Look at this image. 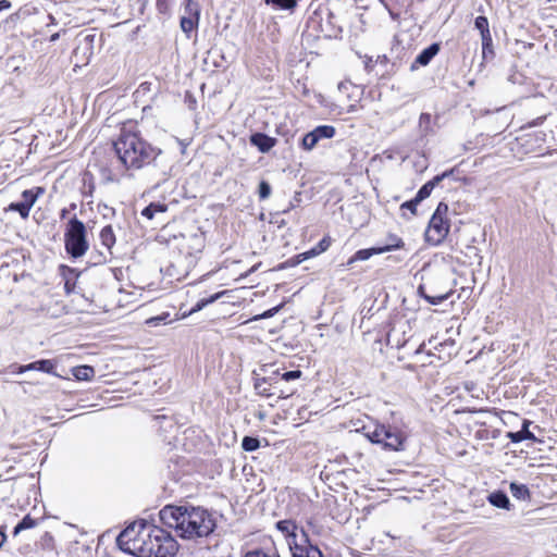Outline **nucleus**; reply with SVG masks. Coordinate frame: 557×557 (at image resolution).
I'll list each match as a JSON object with an SVG mask.
<instances>
[{
    "label": "nucleus",
    "mask_w": 557,
    "mask_h": 557,
    "mask_svg": "<svg viewBox=\"0 0 557 557\" xmlns=\"http://www.w3.org/2000/svg\"><path fill=\"white\" fill-rule=\"evenodd\" d=\"M159 517L164 525L174 529L176 535L184 540L208 537L216 528L213 513L199 506L166 505L160 510Z\"/></svg>",
    "instance_id": "f257e3e1"
},
{
    "label": "nucleus",
    "mask_w": 557,
    "mask_h": 557,
    "mask_svg": "<svg viewBox=\"0 0 557 557\" xmlns=\"http://www.w3.org/2000/svg\"><path fill=\"white\" fill-rule=\"evenodd\" d=\"M120 162L127 170H139L153 162L161 150L141 138L137 132L122 128L113 143Z\"/></svg>",
    "instance_id": "f03ea898"
},
{
    "label": "nucleus",
    "mask_w": 557,
    "mask_h": 557,
    "mask_svg": "<svg viewBox=\"0 0 557 557\" xmlns=\"http://www.w3.org/2000/svg\"><path fill=\"white\" fill-rule=\"evenodd\" d=\"M178 545L165 530L150 524L141 532V539L133 555L138 557H173Z\"/></svg>",
    "instance_id": "7ed1b4c3"
},
{
    "label": "nucleus",
    "mask_w": 557,
    "mask_h": 557,
    "mask_svg": "<svg viewBox=\"0 0 557 557\" xmlns=\"http://www.w3.org/2000/svg\"><path fill=\"white\" fill-rule=\"evenodd\" d=\"M363 435L373 444L381 445L385 450H403L405 436L392 426L373 423L362 426Z\"/></svg>",
    "instance_id": "20e7f679"
},
{
    "label": "nucleus",
    "mask_w": 557,
    "mask_h": 557,
    "mask_svg": "<svg viewBox=\"0 0 557 557\" xmlns=\"http://www.w3.org/2000/svg\"><path fill=\"white\" fill-rule=\"evenodd\" d=\"M65 251L74 259L83 257L89 249L85 224L76 216L70 219L64 232Z\"/></svg>",
    "instance_id": "39448f33"
},
{
    "label": "nucleus",
    "mask_w": 557,
    "mask_h": 557,
    "mask_svg": "<svg viewBox=\"0 0 557 557\" xmlns=\"http://www.w3.org/2000/svg\"><path fill=\"white\" fill-rule=\"evenodd\" d=\"M317 532L314 524L309 521L307 529H300L299 542H290L292 557H323L322 552L317 545L311 544L309 540V532Z\"/></svg>",
    "instance_id": "423d86ee"
},
{
    "label": "nucleus",
    "mask_w": 557,
    "mask_h": 557,
    "mask_svg": "<svg viewBox=\"0 0 557 557\" xmlns=\"http://www.w3.org/2000/svg\"><path fill=\"white\" fill-rule=\"evenodd\" d=\"M149 523L145 520H139L131 523L126 527L117 536L116 543L121 549L131 554L137 547L141 539V532L146 529Z\"/></svg>",
    "instance_id": "0eeeda50"
},
{
    "label": "nucleus",
    "mask_w": 557,
    "mask_h": 557,
    "mask_svg": "<svg viewBox=\"0 0 557 557\" xmlns=\"http://www.w3.org/2000/svg\"><path fill=\"white\" fill-rule=\"evenodd\" d=\"M449 232V223L443 216L433 214L425 231V239L432 245H440Z\"/></svg>",
    "instance_id": "6e6552de"
},
{
    "label": "nucleus",
    "mask_w": 557,
    "mask_h": 557,
    "mask_svg": "<svg viewBox=\"0 0 557 557\" xmlns=\"http://www.w3.org/2000/svg\"><path fill=\"white\" fill-rule=\"evenodd\" d=\"M404 243L401 239H397L396 244H388L383 247H373L368 249L358 250L352 257H350L346 263L347 267L352 265L357 261H366L374 255L384 253L394 249L403 247Z\"/></svg>",
    "instance_id": "1a4fd4ad"
},
{
    "label": "nucleus",
    "mask_w": 557,
    "mask_h": 557,
    "mask_svg": "<svg viewBox=\"0 0 557 557\" xmlns=\"http://www.w3.org/2000/svg\"><path fill=\"white\" fill-rule=\"evenodd\" d=\"M205 234L195 233L187 237V243L182 245L181 251L185 252L189 258H196L198 253L205 248Z\"/></svg>",
    "instance_id": "9d476101"
},
{
    "label": "nucleus",
    "mask_w": 557,
    "mask_h": 557,
    "mask_svg": "<svg viewBox=\"0 0 557 557\" xmlns=\"http://www.w3.org/2000/svg\"><path fill=\"white\" fill-rule=\"evenodd\" d=\"M276 529L287 537V544L290 542H299L300 534L297 533L298 527L293 520H281L276 522Z\"/></svg>",
    "instance_id": "9b49d317"
},
{
    "label": "nucleus",
    "mask_w": 557,
    "mask_h": 557,
    "mask_svg": "<svg viewBox=\"0 0 557 557\" xmlns=\"http://www.w3.org/2000/svg\"><path fill=\"white\" fill-rule=\"evenodd\" d=\"M251 145L256 146L261 152H269L276 144V139L263 133H255L250 136Z\"/></svg>",
    "instance_id": "f8f14e48"
},
{
    "label": "nucleus",
    "mask_w": 557,
    "mask_h": 557,
    "mask_svg": "<svg viewBox=\"0 0 557 557\" xmlns=\"http://www.w3.org/2000/svg\"><path fill=\"white\" fill-rule=\"evenodd\" d=\"M450 174V172H444L441 175H436L433 180L425 183L417 193L416 195V202H421L422 200L426 199L434 187L444 178L447 177Z\"/></svg>",
    "instance_id": "ddd939ff"
},
{
    "label": "nucleus",
    "mask_w": 557,
    "mask_h": 557,
    "mask_svg": "<svg viewBox=\"0 0 557 557\" xmlns=\"http://www.w3.org/2000/svg\"><path fill=\"white\" fill-rule=\"evenodd\" d=\"M440 51V45L438 44H432L428 48L423 49L416 58L413 64L411 65L412 69H414L416 64H419L421 66L428 65L431 60Z\"/></svg>",
    "instance_id": "4468645a"
},
{
    "label": "nucleus",
    "mask_w": 557,
    "mask_h": 557,
    "mask_svg": "<svg viewBox=\"0 0 557 557\" xmlns=\"http://www.w3.org/2000/svg\"><path fill=\"white\" fill-rule=\"evenodd\" d=\"M475 28L480 30L481 39L485 46H492V36L488 28V21L485 16L480 15L474 21Z\"/></svg>",
    "instance_id": "2eb2a0df"
},
{
    "label": "nucleus",
    "mask_w": 557,
    "mask_h": 557,
    "mask_svg": "<svg viewBox=\"0 0 557 557\" xmlns=\"http://www.w3.org/2000/svg\"><path fill=\"white\" fill-rule=\"evenodd\" d=\"M529 424H530V421L525 420L523 422L522 429L520 431L509 432L507 436L510 438V441L512 443H520L524 440L535 441L536 438H535L534 434L529 431Z\"/></svg>",
    "instance_id": "dca6fc26"
},
{
    "label": "nucleus",
    "mask_w": 557,
    "mask_h": 557,
    "mask_svg": "<svg viewBox=\"0 0 557 557\" xmlns=\"http://www.w3.org/2000/svg\"><path fill=\"white\" fill-rule=\"evenodd\" d=\"M487 499H488L490 504L493 505L494 507L507 509V510L510 509L509 498L504 492H500V491L493 492L488 495Z\"/></svg>",
    "instance_id": "f3484780"
},
{
    "label": "nucleus",
    "mask_w": 557,
    "mask_h": 557,
    "mask_svg": "<svg viewBox=\"0 0 557 557\" xmlns=\"http://www.w3.org/2000/svg\"><path fill=\"white\" fill-rule=\"evenodd\" d=\"M102 246H104L111 255V249L114 246L116 238L111 225H106L99 234Z\"/></svg>",
    "instance_id": "a211bd4d"
},
{
    "label": "nucleus",
    "mask_w": 557,
    "mask_h": 557,
    "mask_svg": "<svg viewBox=\"0 0 557 557\" xmlns=\"http://www.w3.org/2000/svg\"><path fill=\"white\" fill-rule=\"evenodd\" d=\"M166 210V205L160 202H151L141 211V215L148 220H152L157 213H164Z\"/></svg>",
    "instance_id": "6ab92c4d"
},
{
    "label": "nucleus",
    "mask_w": 557,
    "mask_h": 557,
    "mask_svg": "<svg viewBox=\"0 0 557 557\" xmlns=\"http://www.w3.org/2000/svg\"><path fill=\"white\" fill-rule=\"evenodd\" d=\"M419 293L431 305H438V304L443 302L444 300H446L450 296V292H446V293L438 294V295H429L425 293L424 285L419 286Z\"/></svg>",
    "instance_id": "aec40b11"
},
{
    "label": "nucleus",
    "mask_w": 557,
    "mask_h": 557,
    "mask_svg": "<svg viewBox=\"0 0 557 557\" xmlns=\"http://www.w3.org/2000/svg\"><path fill=\"white\" fill-rule=\"evenodd\" d=\"M255 389L261 396L270 397L275 393L272 391V385L269 383L268 379L260 377L255 382Z\"/></svg>",
    "instance_id": "412c9836"
},
{
    "label": "nucleus",
    "mask_w": 557,
    "mask_h": 557,
    "mask_svg": "<svg viewBox=\"0 0 557 557\" xmlns=\"http://www.w3.org/2000/svg\"><path fill=\"white\" fill-rule=\"evenodd\" d=\"M511 495L520 500H525L530 497V492L527 485L512 482L509 486Z\"/></svg>",
    "instance_id": "4be33fe9"
},
{
    "label": "nucleus",
    "mask_w": 557,
    "mask_h": 557,
    "mask_svg": "<svg viewBox=\"0 0 557 557\" xmlns=\"http://www.w3.org/2000/svg\"><path fill=\"white\" fill-rule=\"evenodd\" d=\"M73 374L79 381H88L94 377L95 370L90 366H81L73 370Z\"/></svg>",
    "instance_id": "5701e85b"
},
{
    "label": "nucleus",
    "mask_w": 557,
    "mask_h": 557,
    "mask_svg": "<svg viewBox=\"0 0 557 557\" xmlns=\"http://www.w3.org/2000/svg\"><path fill=\"white\" fill-rule=\"evenodd\" d=\"M318 140L329 139L335 136V127L331 125H320L313 129Z\"/></svg>",
    "instance_id": "b1692460"
},
{
    "label": "nucleus",
    "mask_w": 557,
    "mask_h": 557,
    "mask_svg": "<svg viewBox=\"0 0 557 557\" xmlns=\"http://www.w3.org/2000/svg\"><path fill=\"white\" fill-rule=\"evenodd\" d=\"M199 18L194 16H182L181 28L189 37V34L197 27Z\"/></svg>",
    "instance_id": "393cba45"
},
{
    "label": "nucleus",
    "mask_w": 557,
    "mask_h": 557,
    "mask_svg": "<svg viewBox=\"0 0 557 557\" xmlns=\"http://www.w3.org/2000/svg\"><path fill=\"white\" fill-rule=\"evenodd\" d=\"M37 525V520L32 518L29 515H26L14 528L13 534L16 535L21 531L35 528Z\"/></svg>",
    "instance_id": "a878e982"
},
{
    "label": "nucleus",
    "mask_w": 557,
    "mask_h": 557,
    "mask_svg": "<svg viewBox=\"0 0 557 557\" xmlns=\"http://www.w3.org/2000/svg\"><path fill=\"white\" fill-rule=\"evenodd\" d=\"M41 193H44V189L40 187H38L36 189V193L33 189L24 190L22 194L24 203H26L29 208H32L34 206V203L36 202L38 194H41Z\"/></svg>",
    "instance_id": "bb28decb"
},
{
    "label": "nucleus",
    "mask_w": 557,
    "mask_h": 557,
    "mask_svg": "<svg viewBox=\"0 0 557 557\" xmlns=\"http://www.w3.org/2000/svg\"><path fill=\"white\" fill-rule=\"evenodd\" d=\"M244 557H281L278 552L273 548L269 550L264 549H252L247 552Z\"/></svg>",
    "instance_id": "cd10ccee"
},
{
    "label": "nucleus",
    "mask_w": 557,
    "mask_h": 557,
    "mask_svg": "<svg viewBox=\"0 0 557 557\" xmlns=\"http://www.w3.org/2000/svg\"><path fill=\"white\" fill-rule=\"evenodd\" d=\"M267 4H273L276 9L292 10L296 7V0H265Z\"/></svg>",
    "instance_id": "c85d7f7f"
},
{
    "label": "nucleus",
    "mask_w": 557,
    "mask_h": 557,
    "mask_svg": "<svg viewBox=\"0 0 557 557\" xmlns=\"http://www.w3.org/2000/svg\"><path fill=\"white\" fill-rule=\"evenodd\" d=\"M318 143H319V140H318L314 132L311 131L304 136L302 141H301V147L305 150H312Z\"/></svg>",
    "instance_id": "c756f323"
},
{
    "label": "nucleus",
    "mask_w": 557,
    "mask_h": 557,
    "mask_svg": "<svg viewBox=\"0 0 557 557\" xmlns=\"http://www.w3.org/2000/svg\"><path fill=\"white\" fill-rule=\"evenodd\" d=\"M260 446V442L256 437L245 436L242 441V447L246 451H253L258 449Z\"/></svg>",
    "instance_id": "7c9ffc66"
},
{
    "label": "nucleus",
    "mask_w": 557,
    "mask_h": 557,
    "mask_svg": "<svg viewBox=\"0 0 557 557\" xmlns=\"http://www.w3.org/2000/svg\"><path fill=\"white\" fill-rule=\"evenodd\" d=\"M185 16H194V17L199 18V16H200L199 4L193 0H186Z\"/></svg>",
    "instance_id": "2f4dec72"
},
{
    "label": "nucleus",
    "mask_w": 557,
    "mask_h": 557,
    "mask_svg": "<svg viewBox=\"0 0 557 557\" xmlns=\"http://www.w3.org/2000/svg\"><path fill=\"white\" fill-rule=\"evenodd\" d=\"M12 211H17L22 218H27L30 211V208L24 203V201L12 202L9 207Z\"/></svg>",
    "instance_id": "473e14b6"
},
{
    "label": "nucleus",
    "mask_w": 557,
    "mask_h": 557,
    "mask_svg": "<svg viewBox=\"0 0 557 557\" xmlns=\"http://www.w3.org/2000/svg\"><path fill=\"white\" fill-rule=\"evenodd\" d=\"M36 364H37V371L52 373L54 370V363L48 359L37 360Z\"/></svg>",
    "instance_id": "72a5a7b5"
},
{
    "label": "nucleus",
    "mask_w": 557,
    "mask_h": 557,
    "mask_svg": "<svg viewBox=\"0 0 557 557\" xmlns=\"http://www.w3.org/2000/svg\"><path fill=\"white\" fill-rule=\"evenodd\" d=\"M271 195V186L268 182L262 181L259 184V197L260 199H267Z\"/></svg>",
    "instance_id": "f704fd0d"
},
{
    "label": "nucleus",
    "mask_w": 557,
    "mask_h": 557,
    "mask_svg": "<svg viewBox=\"0 0 557 557\" xmlns=\"http://www.w3.org/2000/svg\"><path fill=\"white\" fill-rule=\"evenodd\" d=\"M283 307V305H278L276 307H273L267 311H264L263 313L261 314H258L253 318V320H261V319H269V318H272L274 314H276L280 309Z\"/></svg>",
    "instance_id": "c9c22d12"
},
{
    "label": "nucleus",
    "mask_w": 557,
    "mask_h": 557,
    "mask_svg": "<svg viewBox=\"0 0 557 557\" xmlns=\"http://www.w3.org/2000/svg\"><path fill=\"white\" fill-rule=\"evenodd\" d=\"M168 317H169V313H164L161 315L149 318L146 320V324H148L150 326L160 325L161 323H164V321L168 319Z\"/></svg>",
    "instance_id": "e433bc0d"
},
{
    "label": "nucleus",
    "mask_w": 557,
    "mask_h": 557,
    "mask_svg": "<svg viewBox=\"0 0 557 557\" xmlns=\"http://www.w3.org/2000/svg\"><path fill=\"white\" fill-rule=\"evenodd\" d=\"M220 297V294H215L213 296H211L210 298L208 299H201L199 300L195 308H194V311H198V310H201L205 306H207L208 304H211L213 301H215L218 298Z\"/></svg>",
    "instance_id": "4c0bfd02"
},
{
    "label": "nucleus",
    "mask_w": 557,
    "mask_h": 557,
    "mask_svg": "<svg viewBox=\"0 0 557 557\" xmlns=\"http://www.w3.org/2000/svg\"><path fill=\"white\" fill-rule=\"evenodd\" d=\"M318 255H320V253H319V252H318V250L313 247L312 249H310V250H308V251H306V252H302V253L298 255V256H297V263H300V262H302V261H305V260H307V259H309V258L315 257V256H318Z\"/></svg>",
    "instance_id": "58836bf2"
},
{
    "label": "nucleus",
    "mask_w": 557,
    "mask_h": 557,
    "mask_svg": "<svg viewBox=\"0 0 557 557\" xmlns=\"http://www.w3.org/2000/svg\"><path fill=\"white\" fill-rule=\"evenodd\" d=\"M171 0H157V8L160 13H168L170 11Z\"/></svg>",
    "instance_id": "ea45409f"
},
{
    "label": "nucleus",
    "mask_w": 557,
    "mask_h": 557,
    "mask_svg": "<svg viewBox=\"0 0 557 557\" xmlns=\"http://www.w3.org/2000/svg\"><path fill=\"white\" fill-rule=\"evenodd\" d=\"M420 202H416V198L409 200V201H406L404 202L401 206H400V209H408L412 214H416V210H417V206L419 205Z\"/></svg>",
    "instance_id": "a19ab883"
},
{
    "label": "nucleus",
    "mask_w": 557,
    "mask_h": 557,
    "mask_svg": "<svg viewBox=\"0 0 557 557\" xmlns=\"http://www.w3.org/2000/svg\"><path fill=\"white\" fill-rule=\"evenodd\" d=\"M300 375H301V371L293 370V371H287V372L283 373L282 379L284 381H292V380H296V379L300 377Z\"/></svg>",
    "instance_id": "79ce46f5"
},
{
    "label": "nucleus",
    "mask_w": 557,
    "mask_h": 557,
    "mask_svg": "<svg viewBox=\"0 0 557 557\" xmlns=\"http://www.w3.org/2000/svg\"><path fill=\"white\" fill-rule=\"evenodd\" d=\"M330 247V240L327 238H322L318 245L314 247L319 253L325 251Z\"/></svg>",
    "instance_id": "37998d69"
},
{
    "label": "nucleus",
    "mask_w": 557,
    "mask_h": 557,
    "mask_svg": "<svg viewBox=\"0 0 557 557\" xmlns=\"http://www.w3.org/2000/svg\"><path fill=\"white\" fill-rule=\"evenodd\" d=\"M448 211V206L444 202H440L433 214H438L444 218V214Z\"/></svg>",
    "instance_id": "c03bdc74"
},
{
    "label": "nucleus",
    "mask_w": 557,
    "mask_h": 557,
    "mask_svg": "<svg viewBox=\"0 0 557 557\" xmlns=\"http://www.w3.org/2000/svg\"><path fill=\"white\" fill-rule=\"evenodd\" d=\"M12 7L11 1L9 0H0V12L3 10H9Z\"/></svg>",
    "instance_id": "a18cd8bd"
},
{
    "label": "nucleus",
    "mask_w": 557,
    "mask_h": 557,
    "mask_svg": "<svg viewBox=\"0 0 557 557\" xmlns=\"http://www.w3.org/2000/svg\"><path fill=\"white\" fill-rule=\"evenodd\" d=\"M12 370L13 373H24L26 372V370H24V366H18V367H15L14 364L10 367Z\"/></svg>",
    "instance_id": "49530a36"
},
{
    "label": "nucleus",
    "mask_w": 557,
    "mask_h": 557,
    "mask_svg": "<svg viewBox=\"0 0 557 557\" xmlns=\"http://www.w3.org/2000/svg\"><path fill=\"white\" fill-rule=\"evenodd\" d=\"M483 58H486L487 52L493 53L492 46H485L482 42Z\"/></svg>",
    "instance_id": "de8ad7c7"
},
{
    "label": "nucleus",
    "mask_w": 557,
    "mask_h": 557,
    "mask_svg": "<svg viewBox=\"0 0 557 557\" xmlns=\"http://www.w3.org/2000/svg\"><path fill=\"white\" fill-rule=\"evenodd\" d=\"M24 370H26V371L36 370V371H37V364H36V361H35V362H32V363H28V364H25V366H24Z\"/></svg>",
    "instance_id": "09e8293b"
},
{
    "label": "nucleus",
    "mask_w": 557,
    "mask_h": 557,
    "mask_svg": "<svg viewBox=\"0 0 557 557\" xmlns=\"http://www.w3.org/2000/svg\"><path fill=\"white\" fill-rule=\"evenodd\" d=\"M5 540H7L5 533L2 530H0V547L3 545Z\"/></svg>",
    "instance_id": "8fccbe9b"
},
{
    "label": "nucleus",
    "mask_w": 557,
    "mask_h": 557,
    "mask_svg": "<svg viewBox=\"0 0 557 557\" xmlns=\"http://www.w3.org/2000/svg\"><path fill=\"white\" fill-rule=\"evenodd\" d=\"M348 85H349V83H347V82H341V83L338 84V89H339L341 91H342V90H344V89H347Z\"/></svg>",
    "instance_id": "3c124183"
},
{
    "label": "nucleus",
    "mask_w": 557,
    "mask_h": 557,
    "mask_svg": "<svg viewBox=\"0 0 557 557\" xmlns=\"http://www.w3.org/2000/svg\"><path fill=\"white\" fill-rule=\"evenodd\" d=\"M430 120V114L428 113H422L421 116H420V122L422 121H429Z\"/></svg>",
    "instance_id": "603ef678"
},
{
    "label": "nucleus",
    "mask_w": 557,
    "mask_h": 557,
    "mask_svg": "<svg viewBox=\"0 0 557 557\" xmlns=\"http://www.w3.org/2000/svg\"><path fill=\"white\" fill-rule=\"evenodd\" d=\"M67 212H69V211H67V209H65V208H64V209H62V210H61V214H60V215H61V219H64V218L66 216Z\"/></svg>",
    "instance_id": "864d4df0"
},
{
    "label": "nucleus",
    "mask_w": 557,
    "mask_h": 557,
    "mask_svg": "<svg viewBox=\"0 0 557 557\" xmlns=\"http://www.w3.org/2000/svg\"><path fill=\"white\" fill-rule=\"evenodd\" d=\"M59 38V34L55 33L50 37V41H55Z\"/></svg>",
    "instance_id": "5fc2aeb1"
},
{
    "label": "nucleus",
    "mask_w": 557,
    "mask_h": 557,
    "mask_svg": "<svg viewBox=\"0 0 557 557\" xmlns=\"http://www.w3.org/2000/svg\"><path fill=\"white\" fill-rule=\"evenodd\" d=\"M544 116L539 117L535 122L532 123V125H539L543 121Z\"/></svg>",
    "instance_id": "6e6d98bb"
},
{
    "label": "nucleus",
    "mask_w": 557,
    "mask_h": 557,
    "mask_svg": "<svg viewBox=\"0 0 557 557\" xmlns=\"http://www.w3.org/2000/svg\"><path fill=\"white\" fill-rule=\"evenodd\" d=\"M397 239H399V238H398V237H394V238L392 239V243H391V244H396V243H397Z\"/></svg>",
    "instance_id": "4d7b16f0"
},
{
    "label": "nucleus",
    "mask_w": 557,
    "mask_h": 557,
    "mask_svg": "<svg viewBox=\"0 0 557 557\" xmlns=\"http://www.w3.org/2000/svg\"><path fill=\"white\" fill-rule=\"evenodd\" d=\"M423 346H424V344H422V345L418 348L417 352L422 351Z\"/></svg>",
    "instance_id": "13d9d810"
}]
</instances>
